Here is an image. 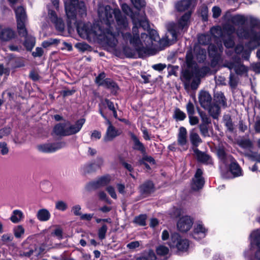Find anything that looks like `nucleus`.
<instances>
[{"instance_id":"obj_1","label":"nucleus","mask_w":260,"mask_h":260,"mask_svg":"<svg viewBox=\"0 0 260 260\" xmlns=\"http://www.w3.org/2000/svg\"><path fill=\"white\" fill-rule=\"evenodd\" d=\"M121 9L127 15L130 16L133 20V27L132 34L125 32L129 29L127 18L123 16L119 9H112L109 6H100L98 9V14L104 29L98 25L92 26L90 23H80L77 26V31L83 38L89 40H98L101 43L111 47H115L117 44L116 33L112 29L114 24V18L116 20V28L121 34L123 52L128 57H135L138 53L145 48L151 47L153 41H156L159 37L156 31L152 30L149 35L141 33L139 37V27L144 29L149 27L148 22L145 16H140L133 13L130 7L126 4H122Z\"/></svg>"},{"instance_id":"obj_2","label":"nucleus","mask_w":260,"mask_h":260,"mask_svg":"<svg viewBox=\"0 0 260 260\" xmlns=\"http://www.w3.org/2000/svg\"><path fill=\"white\" fill-rule=\"evenodd\" d=\"M237 35L239 37L250 39L245 47L238 45L235 48L236 53L241 54L242 57L247 60L250 57L251 51L260 45V33H257L253 29L241 28L237 31Z\"/></svg>"},{"instance_id":"obj_3","label":"nucleus","mask_w":260,"mask_h":260,"mask_svg":"<svg viewBox=\"0 0 260 260\" xmlns=\"http://www.w3.org/2000/svg\"><path fill=\"white\" fill-rule=\"evenodd\" d=\"M191 12H188L179 19L178 24L173 22H169L166 25L168 32L166 34V41L168 45H171L176 41L178 34L184 28L187 27L189 23Z\"/></svg>"},{"instance_id":"obj_4","label":"nucleus","mask_w":260,"mask_h":260,"mask_svg":"<svg viewBox=\"0 0 260 260\" xmlns=\"http://www.w3.org/2000/svg\"><path fill=\"white\" fill-rule=\"evenodd\" d=\"M235 28L231 24H225L223 28L219 26L213 27L211 32L215 38L220 37L224 42L225 46L227 48H231L234 46V42L232 37V35L235 32Z\"/></svg>"},{"instance_id":"obj_5","label":"nucleus","mask_w":260,"mask_h":260,"mask_svg":"<svg viewBox=\"0 0 260 260\" xmlns=\"http://www.w3.org/2000/svg\"><path fill=\"white\" fill-rule=\"evenodd\" d=\"M206 69H195L193 71L190 72L186 70L184 72L183 76L186 81L191 83V88L192 89H196L200 84V79L203 77L206 73Z\"/></svg>"},{"instance_id":"obj_6","label":"nucleus","mask_w":260,"mask_h":260,"mask_svg":"<svg viewBox=\"0 0 260 260\" xmlns=\"http://www.w3.org/2000/svg\"><path fill=\"white\" fill-rule=\"evenodd\" d=\"M95 81L99 86H103L109 88L114 93H116L118 90L117 85L111 79H105V74L103 73L96 77Z\"/></svg>"},{"instance_id":"obj_7","label":"nucleus","mask_w":260,"mask_h":260,"mask_svg":"<svg viewBox=\"0 0 260 260\" xmlns=\"http://www.w3.org/2000/svg\"><path fill=\"white\" fill-rule=\"evenodd\" d=\"M170 247H176L180 251H186L189 246L188 241L185 239H181L178 234H174L171 236L169 243Z\"/></svg>"},{"instance_id":"obj_8","label":"nucleus","mask_w":260,"mask_h":260,"mask_svg":"<svg viewBox=\"0 0 260 260\" xmlns=\"http://www.w3.org/2000/svg\"><path fill=\"white\" fill-rule=\"evenodd\" d=\"M16 37V33L13 28L0 25V40L2 42H10Z\"/></svg>"},{"instance_id":"obj_9","label":"nucleus","mask_w":260,"mask_h":260,"mask_svg":"<svg viewBox=\"0 0 260 260\" xmlns=\"http://www.w3.org/2000/svg\"><path fill=\"white\" fill-rule=\"evenodd\" d=\"M78 2V0H69V1H64L65 10L67 17L70 21L71 22L72 20H74L76 18V4Z\"/></svg>"},{"instance_id":"obj_10","label":"nucleus","mask_w":260,"mask_h":260,"mask_svg":"<svg viewBox=\"0 0 260 260\" xmlns=\"http://www.w3.org/2000/svg\"><path fill=\"white\" fill-rule=\"evenodd\" d=\"M65 146L63 142L56 143H47L39 145L37 146L38 150L44 153H52L61 149Z\"/></svg>"},{"instance_id":"obj_11","label":"nucleus","mask_w":260,"mask_h":260,"mask_svg":"<svg viewBox=\"0 0 260 260\" xmlns=\"http://www.w3.org/2000/svg\"><path fill=\"white\" fill-rule=\"evenodd\" d=\"M107 123L108 124V127L107 129L106 134L103 138V140L105 142L112 141L121 133V131L116 128L108 119H107Z\"/></svg>"},{"instance_id":"obj_12","label":"nucleus","mask_w":260,"mask_h":260,"mask_svg":"<svg viewBox=\"0 0 260 260\" xmlns=\"http://www.w3.org/2000/svg\"><path fill=\"white\" fill-rule=\"evenodd\" d=\"M193 221L189 216H185L180 218L177 223V228L179 231L185 233L192 227Z\"/></svg>"},{"instance_id":"obj_13","label":"nucleus","mask_w":260,"mask_h":260,"mask_svg":"<svg viewBox=\"0 0 260 260\" xmlns=\"http://www.w3.org/2000/svg\"><path fill=\"white\" fill-rule=\"evenodd\" d=\"M219 42H220L218 43V42L217 41V46H216L213 44H210L208 47L209 55L213 57V59L217 62L219 60L220 54L223 50L221 41L220 40Z\"/></svg>"},{"instance_id":"obj_14","label":"nucleus","mask_w":260,"mask_h":260,"mask_svg":"<svg viewBox=\"0 0 260 260\" xmlns=\"http://www.w3.org/2000/svg\"><path fill=\"white\" fill-rule=\"evenodd\" d=\"M202 174L203 172L201 169H198L197 170L191 184V187L193 190H197L203 187L204 181L202 177Z\"/></svg>"},{"instance_id":"obj_15","label":"nucleus","mask_w":260,"mask_h":260,"mask_svg":"<svg viewBox=\"0 0 260 260\" xmlns=\"http://www.w3.org/2000/svg\"><path fill=\"white\" fill-rule=\"evenodd\" d=\"M225 66L230 70H233L238 75H243L246 73L248 71L247 68L245 66L238 61L228 62Z\"/></svg>"},{"instance_id":"obj_16","label":"nucleus","mask_w":260,"mask_h":260,"mask_svg":"<svg viewBox=\"0 0 260 260\" xmlns=\"http://www.w3.org/2000/svg\"><path fill=\"white\" fill-rule=\"evenodd\" d=\"M196 4V0H182L176 4V8L179 11H184L187 9H193Z\"/></svg>"},{"instance_id":"obj_17","label":"nucleus","mask_w":260,"mask_h":260,"mask_svg":"<svg viewBox=\"0 0 260 260\" xmlns=\"http://www.w3.org/2000/svg\"><path fill=\"white\" fill-rule=\"evenodd\" d=\"M48 17L51 21L54 23L56 28L62 31L64 30V24L62 20L60 18H58L56 13L52 10H49L48 11Z\"/></svg>"},{"instance_id":"obj_18","label":"nucleus","mask_w":260,"mask_h":260,"mask_svg":"<svg viewBox=\"0 0 260 260\" xmlns=\"http://www.w3.org/2000/svg\"><path fill=\"white\" fill-rule=\"evenodd\" d=\"M84 122L85 120L84 119L78 120L73 125H71L69 122H67V131L66 134L67 136L78 133L82 128Z\"/></svg>"},{"instance_id":"obj_19","label":"nucleus","mask_w":260,"mask_h":260,"mask_svg":"<svg viewBox=\"0 0 260 260\" xmlns=\"http://www.w3.org/2000/svg\"><path fill=\"white\" fill-rule=\"evenodd\" d=\"M199 100L201 106L204 109H207L211 105L212 98L207 91H202L199 94Z\"/></svg>"},{"instance_id":"obj_20","label":"nucleus","mask_w":260,"mask_h":260,"mask_svg":"<svg viewBox=\"0 0 260 260\" xmlns=\"http://www.w3.org/2000/svg\"><path fill=\"white\" fill-rule=\"evenodd\" d=\"M207 230L201 224H198L194 228L192 236L195 239L199 240L205 237Z\"/></svg>"},{"instance_id":"obj_21","label":"nucleus","mask_w":260,"mask_h":260,"mask_svg":"<svg viewBox=\"0 0 260 260\" xmlns=\"http://www.w3.org/2000/svg\"><path fill=\"white\" fill-rule=\"evenodd\" d=\"M177 143L181 146H184L187 143V131L183 126L180 127L179 129Z\"/></svg>"},{"instance_id":"obj_22","label":"nucleus","mask_w":260,"mask_h":260,"mask_svg":"<svg viewBox=\"0 0 260 260\" xmlns=\"http://www.w3.org/2000/svg\"><path fill=\"white\" fill-rule=\"evenodd\" d=\"M26 21H22L20 19L17 21V30L19 36L21 37L25 38L28 36L27 31L25 27Z\"/></svg>"},{"instance_id":"obj_23","label":"nucleus","mask_w":260,"mask_h":260,"mask_svg":"<svg viewBox=\"0 0 260 260\" xmlns=\"http://www.w3.org/2000/svg\"><path fill=\"white\" fill-rule=\"evenodd\" d=\"M50 212L46 209H40L37 213V217L41 221H48L50 219Z\"/></svg>"},{"instance_id":"obj_24","label":"nucleus","mask_w":260,"mask_h":260,"mask_svg":"<svg viewBox=\"0 0 260 260\" xmlns=\"http://www.w3.org/2000/svg\"><path fill=\"white\" fill-rule=\"evenodd\" d=\"M24 218L23 212L20 210H14L10 217L11 221L14 223L20 222Z\"/></svg>"},{"instance_id":"obj_25","label":"nucleus","mask_w":260,"mask_h":260,"mask_svg":"<svg viewBox=\"0 0 260 260\" xmlns=\"http://www.w3.org/2000/svg\"><path fill=\"white\" fill-rule=\"evenodd\" d=\"M258 233H254L252 235V237H253L252 243L257 245V250L255 253V256L257 259H260V238L258 237Z\"/></svg>"},{"instance_id":"obj_26","label":"nucleus","mask_w":260,"mask_h":260,"mask_svg":"<svg viewBox=\"0 0 260 260\" xmlns=\"http://www.w3.org/2000/svg\"><path fill=\"white\" fill-rule=\"evenodd\" d=\"M131 138L134 143V148L144 153L145 151V147L138 138L133 134H131Z\"/></svg>"},{"instance_id":"obj_27","label":"nucleus","mask_w":260,"mask_h":260,"mask_svg":"<svg viewBox=\"0 0 260 260\" xmlns=\"http://www.w3.org/2000/svg\"><path fill=\"white\" fill-rule=\"evenodd\" d=\"M189 138L191 144L196 147L202 142V140L198 134L193 131L190 133Z\"/></svg>"},{"instance_id":"obj_28","label":"nucleus","mask_w":260,"mask_h":260,"mask_svg":"<svg viewBox=\"0 0 260 260\" xmlns=\"http://www.w3.org/2000/svg\"><path fill=\"white\" fill-rule=\"evenodd\" d=\"M214 101L216 104L220 106H225L226 105L225 97L221 92H217L215 94Z\"/></svg>"},{"instance_id":"obj_29","label":"nucleus","mask_w":260,"mask_h":260,"mask_svg":"<svg viewBox=\"0 0 260 260\" xmlns=\"http://www.w3.org/2000/svg\"><path fill=\"white\" fill-rule=\"evenodd\" d=\"M220 106L215 104L212 106H210L209 108L207 109L209 110V112L213 118H218L220 113Z\"/></svg>"},{"instance_id":"obj_30","label":"nucleus","mask_w":260,"mask_h":260,"mask_svg":"<svg viewBox=\"0 0 260 260\" xmlns=\"http://www.w3.org/2000/svg\"><path fill=\"white\" fill-rule=\"evenodd\" d=\"M54 131L57 135L67 136L66 134L67 131V123L56 125L54 127Z\"/></svg>"},{"instance_id":"obj_31","label":"nucleus","mask_w":260,"mask_h":260,"mask_svg":"<svg viewBox=\"0 0 260 260\" xmlns=\"http://www.w3.org/2000/svg\"><path fill=\"white\" fill-rule=\"evenodd\" d=\"M110 181V177L106 176L99 178L98 180L95 181L93 183L95 187H99L107 185L109 183Z\"/></svg>"},{"instance_id":"obj_32","label":"nucleus","mask_w":260,"mask_h":260,"mask_svg":"<svg viewBox=\"0 0 260 260\" xmlns=\"http://www.w3.org/2000/svg\"><path fill=\"white\" fill-rule=\"evenodd\" d=\"M230 171L234 177L241 176L242 174L241 169L238 164L233 162L230 166Z\"/></svg>"},{"instance_id":"obj_33","label":"nucleus","mask_w":260,"mask_h":260,"mask_svg":"<svg viewBox=\"0 0 260 260\" xmlns=\"http://www.w3.org/2000/svg\"><path fill=\"white\" fill-rule=\"evenodd\" d=\"M153 184L151 181L144 183L140 187L141 191L144 193H150L153 191Z\"/></svg>"},{"instance_id":"obj_34","label":"nucleus","mask_w":260,"mask_h":260,"mask_svg":"<svg viewBox=\"0 0 260 260\" xmlns=\"http://www.w3.org/2000/svg\"><path fill=\"white\" fill-rule=\"evenodd\" d=\"M15 11L17 21L19 19L22 21L27 20L25 12L23 7H19Z\"/></svg>"},{"instance_id":"obj_35","label":"nucleus","mask_w":260,"mask_h":260,"mask_svg":"<svg viewBox=\"0 0 260 260\" xmlns=\"http://www.w3.org/2000/svg\"><path fill=\"white\" fill-rule=\"evenodd\" d=\"M25 41L24 42V45L26 47L27 50H30L35 46V38L31 36H27L25 37Z\"/></svg>"},{"instance_id":"obj_36","label":"nucleus","mask_w":260,"mask_h":260,"mask_svg":"<svg viewBox=\"0 0 260 260\" xmlns=\"http://www.w3.org/2000/svg\"><path fill=\"white\" fill-rule=\"evenodd\" d=\"M197 157L199 160L201 162L207 164H211L212 162L210 157L208 155L201 152L197 153Z\"/></svg>"},{"instance_id":"obj_37","label":"nucleus","mask_w":260,"mask_h":260,"mask_svg":"<svg viewBox=\"0 0 260 260\" xmlns=\"http://www.w3.org/2000/svg\"><path fill=\"white\" fill-rule=\"evenodd\" d=\"M223 122L228 129L230 132H232L234 129V126L231 117L229 115H225L223 116Z\"/></svg>"},{"instance_id":"obj_38","label":"nucleus","mask_w":260,"mask_h":260,"mask_svg":"<svg viewBox=\"0 0 260 260\" xmlns=\"http://www.w3.org/2000/svg\"><path fill=\"white\" fill-rule=\"evenodd\" d=\"M199 50V54H197V59L199 62L203 61L206 57V52L204 49L199 48L198 47L196 46L194 48V51L197 52Z\"/></svg>"},{"instance_id":"obj_39","label":"nucleus","mask_w":260,"mask_h":260,"mask_svg":"<svg viewBox=\"0 0 260 260\" xmlns=\"http://www.w3.org/2000/svg\"><path fill=\"white\" fill-rule=\"evenodd\" d=\"M239 146L244 149H251L253 148L252 142L249 139H244L241 140L239 143Z\"/></svg>"},{"instance_id":"obj_40","label":"nucleus","mask_w":260,"mask_h":260,"mask_svg":"<svg viewBox=\"0 0 260 260\" xmlns=\"http://www.w3.org/2000/svg\"><path fill=\"white\" fill-rule=\"evenodd\" d=\"M173 117L176 120H183L186 118V114L179 109H176L174 112Z\"/></svg>"},{"instance_id":"obj_41","label":"nucleus","mask_w":260,"mask_h":260,"mask_svg":"<svg viewBox=\"0 0 260 260\" xmlns=\"http://www.w3.org/2000/svg\"><path fill=\"white\" fill-rule=\"evenodd\" d=\"M156 253L159 255H166L169 253L168 247L163 245H158L156 249Z\"/></svg>"},{"instance_id":"obj_42","label":"nucleus","mask_w":260,"mask_h":260,"mask_svg":"<svg viewBox=\"0 0 260 260\" xmlns=\"http://www.w3.org/2000/svg\"><path fill=\"white\" fill-rule=\"evenodd\" d=\"M231 21L235 24H243L245 21V19L244 16L237 15L233 16Z\"/></svg>"},{"instance_id":"obj_43","label":"nucleus","mask_w":260,"mask_h":260,"mask_svg":"<svg viewBox=\"0 0 260 260\" xmlns=\"http://www.w3.org/2000/svg\"><path fill=\"white\" fill-rule=\"evenodd\" d=\"M156 256L152 251H149L148 253L143 256H140L136 260H155Z\"/></svg>"},{"instance_id":"obj_44","label":"nucleus","mask_w":260,"mask_h":260,"mask_svg":"<svg viewBox=\"0 0 260 260\" xmlns=\"http://www.w3.org/2000/svg\"><path fill=\"white\" fill-rule=\"evenodd\" d=\"M55 208L58 210L64 211L68 208V206L64 201L60 200L55 203Z\"/></svg>"},{"instance_id":"obj_45","label":"nucleus","mask_w":260,"mask_h":260,"mask_svg":"<svg viewBox=\"0 0 260 260\" xmlns=\"http://www.w3.org/2000/svg\"><path fill=\"white\" fill-rule=\"evenodd\" d=\"M211 40V36L209 35H201L198 38L200 44L203 45L207 44Z\"/></svg>"},{"instance_id":"obj_46","label":"nucleus","mask_w":260,"mask_h":260,"mask_svg":"<svg viewBox=\"0 0 260 260\" xmlns=\"http://www.w3.org/2000/svg\"><path fill=\"white\" fill-rule=\"evenodd\" d=\"M245 155L252 160L260 162V153L250 152L245 153Z\"/></svg>"},{"instance_id":"obj_47","label":"nucleus","mask_w":260,"mask_h":260,"mask_svg":"<svg viewBox=\"0 0 260 260\" xmlns=\"http://www.w3.org/2000/svg\"><path fill=\"white\" fill-rule=\"evenodd\" d=\"M146 216L145 215H140L136 217L134 222L141 226L145 225L146 223Z\"/></svg>"},{"instance_id":"obj_48","label":"nucleus","mask_w":260,"mask_h":260,"mask_svg":"<svg viewBox=\"0 0 260 260\" xmlns=\"http://www.w3.org/2000/svg\"><path fill=\"white\" fill-rule=\"evenodd\" d=\"M77 9L78 10L79 14L82 17L86 15V8L85 7V4L83 2H80L78 3Z\"/></svg>"},{"instance_id":"obj_49","label":"nucleus","mask_w":260,"mask_h":260,"mask_svg":"<svg viewBox=\"0 0 260 260\" xmlns=\"http://www.w3.org/2000/svg\"><path fill=\"white\" fill-rule=\"evenodd\" d=\"M199 127L200 129V133L203 137H206L209 136V133L207 125H205L204 124H200L199 126Z\"/></svg>"},{"instance_id":"obj_50","label":"nucleus","mask_w":260,"mask_h":260,"mask_svg":"<svg viewBox=\"0 0 260 260\" xmlns=\"http://www.w3.org/2000/svg\"><path fill=\"white\" fill-rule=\"evenodd\" d=\"M9 148L7 144L5 142H0V153L5 155L9 153Z\"/></svg>"},{"instance_id":"obj_51","label":"nucleus","mask_w":260,"mask_h":260,"mask_svg":"<svg viewBox=\"0 0 260 260\" xmlns=\"http://www.w3.org/2000/svg\"><path fill=\"white\" fill-rule=\"evenodd\" d=\"M59 42V40L56 39H50L45 41L42 43V46L47 48L54 44H57Z\"/></svg>"},{"instance_id":"obj_52","label":"nucleus","mask_w":260,"mask_h":260,"mask_svg":"<svg viewBox=\"0 0 260 260\" xmlns=\"http://www.w3.org/2000/svg\"><path fill=\"white\" fill-rule=\"evenodd\" d=\"M108 228L106 225L104 224L99 230L98 236L100 239L103 240L105 238L106 233L107 231Z\"/></svg>"},{"instance_id":"obj_53","label":"nucleus","mask_w":260,"mask_h":260,"mask_svg":"<svg viewBox=\"0 0 260 260\" xmlns=\"http://www.w3.org/2000/svg\"><path fill=\"white\" fill-rule=\"evenodd\" d=\"M24 233V229L22 225H18L14 229V235L17 238H20Z\"/></svg>"},{"instance_id":"obj_54","label":"nucleus","mask_w":260,"mask_h":260,"mask_svg":"<svg viewBox=\"0 0 260 260\" xmlns=\"http://www.w3.org/2000/svg\"><path fill=\"white\" fill-rule=\"evenodd\" d=\"M131 2L134 7L137 9H140L145 5L144 0H131Z\"/></svg>"},{"instance_id":"obj_55","label":"nucleus","mask_w":260,"mask_h":260,"mask_svg":"<svg viewBox=\"0 0 260 260\" xmlns=\"http://www.w3.org/2000/svg\"><path fill=\"white\" fill-rule=\"evenodd\" d=\"M199 115L202 120V123L205 125H208L211 122L209 117L204 112H200Z\"/></svg>"},{"instance_id":"obj_56","label":"nucleus","mask_w":260,"mask_h":260,"mask_svg":"<svg viewBox=\"0 0 260 260\" xmlns=\"http://www.w3.org/2000/svg\"><path fill=\"white\" fill-rule=\"evenodd\" d=\"M212 16L214 18H218L221 14V10L218 6H214L212 9Z\"/></svg>"},{"instance_id":"obj_57","label":"nucleus","mask_w":260,"mask_h":260,"mask_svg":"<svg viewBox=\"0 0 260 260\" xmlns=\"http://www.w3.org/2000/svg\"><path fill=\"white\" fill-rule=\"evenodd\" d=\"M11 132L10 127H5L0 129V139L8 136Z\"/></svg>"},{"instance_id":"obj_58","label":"nucleus","mask_w":260,"mask_h":260,"mask_svg":"<svg viewBox=\"0 0 260 260\" xmlns=\"http://www.w3.org/2000/svg\"><path fill=\"white\" fill-rule=\"evenodd\" d=\"M106 190L110 196L114 199H117V195L115 188L112 186H108L106 187Z\"/></svg>"},{"instance_id":"obj_59","label":"nucleus","mask_w":260,"mask_h":260,"mask_svg":"<svg viewBox=\"0 0 260 260\" xmlns=\"http://www.w3.org/2000/svg\"><path fill=\"white\" fill-rule=\"evenodd\" d=\"M140 245L139 241H133L127 244L126 247L131 250H134Z\"/></svg>"},{"instance_id":"obj_60","label":"nucleus","mask_w":260,"mask_h":260,"mask_svg":"<svg viewBox=\"0 0 260 260\" xmlns=\"http://www.w3.org/2000/svg\"><path fill=\"white\" fill-rule=\"evenodd\" d=\"M81 207L79 205H76L74 206L72 208V211L73 212L74 214L76 216H80L82 215L81 212Z\"/></svg>"},{"instance_id":"obj_61","label":"nucleus","mask_w":260,"mask_h":260,"mask_svg":"<svg viewBox=\"0 0 260 260\" xmlns=\"http://www.w3.org/2000/svg\"><path fill=\"white\" fill-rule=\"evenodd\" d=\"M98 196L100 200L104 201L107 203H110V200L105 192L103 191H99L98 193Z\"/></svg>"},{"instance_id":"obj_62","label":"nucleus","mask_w":260,"mask_h":260,"mask_svg":"<svg viewBox=\"0 0 260 260\" xmlns=\"http://www.w3.org/2000/svg\"><path fill=\"white\" fill-rule=\"evenodd\" d=\"M189 122L191 125H194L199 123V120L196 116H194L193 114L188 115Z\"/></svg>"},{"instance_id":"obj_63","label":"nucleus","mask_w":260,"mask_h":260,"mask_svg":"<svg viewBox=\"0 0 260 260\" xmlns=\"http://www.w3.org/2000/svg\"><path fill=\"white\" fill-rule=\"evenodd\" d=\"M186 110L188 115L191 114H194V105L190 102H188L186 105Z\"/></svg>"},{"instance_id":"obj_64","label":"nucleus","mask_w":260,"mask_h":260,"mask_svg":"<svg viewBox=\"0 0 260 260\" xmlns=\"http://www.w3.org/2000/svg\"><path fill=\"white\" fill-rule=\"evenodd\" d=\"M116 187L119 193L124 195L126 193L125 187L124 184L121 183H118L116 185Z\"/></svg>"}]
</instances>
